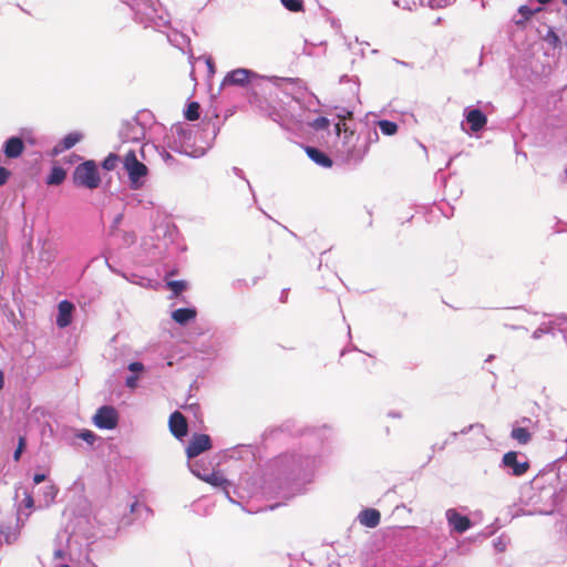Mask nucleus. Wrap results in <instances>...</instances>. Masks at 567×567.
I'll use <instances>...</instances> for the list:
<instances>
[{
	"label": "nucleus",
	"mask_w": 567,
	"mask_h": 567,
	"mask_svg": "<svg viewBox=\"0 0 567 567\" xmlns=\"http://www.w3.org/2000/svg\"><path fill=\"white\" fill-rule=\"evenodd\" d=\"M72 182L76 187L97 188L101 184V176L95 162L89 159L79 164L73 171Z\"/></svg>",
	"instance_id": "1"
},
{
	"label": "nucleus",
	"mask_w": 567,
	"mask_h": 567,
	"mask_svg": "<svg viewBox=\"0 0 567 567\" xmlns=\"http://www.w3.org/2000/svg\"><path fill=\"white\" fill-rule=\"evenodd\" d=\"M123 167L126 171L132 189H140L143 185V178L148 174L147 166L140 162L134 151L125 154L123 159Z\"/></svg>",
	"instance_id": "2"
},
{
	"label": "nucleus",
	"mask_w": 567,
	"mask_h": 567,
	"mask_svg": "<svg viewBox=\"0 0 567 567\" xmlns=\"http://www.w3.org/2000/svg\"><path fill=\"white\" fill-rule=\"evenodd\" d=\"M93 422L99 429L113 430L117 426L118 414L113 406L104 405L96 411Z\"/></svg>",
	"instance_id": "3"
},
{
	"label": "nucleus",
	"mask_w": 567,
	"mask_h": 567,
	"mask_svg": "<svg viewBox=\"0 0 567 567\" xmlns=\"http://www.w3.org/2000/svg\"><path fill=\"white\" fill-rule=\"evenodd\" d=\"M212 449V440L207 434H194L186 447V455L188 458H194L199 454Z\"/></svg>",
	"instance_id": "4"
},
{
	"label": "nucleus",
	"mask_w": 567,
	"mask_h": 567,
	"mask_svg": "<svg viewBox=\"0 0 567 567\" xmlns=\"http://www.w3.org/2000/svg\"><path fill=\"white\" fill-rule=\"evenodd\" d=\"M168 427L171 433L178 440L188 433L187 420L179 411H175L169 415Z\"/></svg>",
	"instance_id": "5"
},
{
	"label": "nucleus",
	"mask_w": 567,
	"mask_h": 567,
	"mask_svg": "<svg viewBox=\"0 0 567 567\" xmlns=\"http://www.w3.org/2000/svg\"><path fill=\"white\" fill-rule=\"evenodd\" d=\"M56 326L61 329L66 328L72 322L74 305L68 300H62L58 306Z\"/></svg>",
	"instance_id": "6"
},
{
	"label": "nucleus",
	"mask_w": 567,
	"mask_h": 567,
	"mask_svg": "<svg viewBox=\"0 0 567 567\" xmlns=\"http://www.w3.org/2000/svg\"><path fill=\"white\" fill-rule=\"evenodd\" d=\"M449 524L457 533H464L471 527V520L467 516L461 515L455 509H449L446 512Z\"/></svg>",
	"instance_id": "7"
},
{
	"label": "nucleus",
	"mask_w": 567,
	"mask_h": 567,
	"mask_svg": "<svg viewBox=\"0 0 567 567\" xmlns=\"http://www.w3.org/2000/svg\"><path fill=\"white\" fill-rule=\"evenodd\" d=\"M503 463L505 466L511 467L513 470V474L515 476L524 475L529 468V464L527 462L520 463L517 461V453L513 451L507 452L503 456Z\"/></svg>",
	"instance_id": "8"
},
{
	"label": "nucleus",
	"mask_w": 567,
	"mask_h": 567,
	"mask_svg": "<svg viewBox=\"0 0 567 567\" xmlns=\"http://www.w3.org/2000/svg\"><path fill=\"white\" fill-rule=\"evenodd\" d=\"M24 151V143L20 137H10L3 146V153L8 158H18Z\"/></svg>",
	"instance_id": "9"
},
{
	"label": "nucleus",
	"mask_w": 567,
	"mask_h": 567,
	"mask_svg": "<svg viewBox=\"0 0 567 567\" xmlns=\"http://www.w3.org/2000/svg\"><path fill=\"white\" fill-rule=\"evenodd\" d=\"M358 519L362 526L374 528L380 524L381 514L375 508H367L359 514Z\"/></svg>",
	"instance_id": "10"
},
{
	"label": "nucleus",
	"mask_w": 567,
	"mask_h": 567,
	"mask_svg": "<svg viewBox=\"0 0 567 567\" xmlns=\"http://www.w3.org/2000/svg\"><path fill=\"white\" fill-rule=\"evenodd\" d=\"M466 121L473 132L481 131L487 123L485 114L478 109L468 111L466 114Z\"/></svg>",
	"instance_id": "11"
},
{
	"label": "nucleus",
	"mask_w": 567,
	"mask_h": 567,
	"mask_svg": "<svg viewBox=\"0 0 567 567\" xmlns=\"http://www.w3.org/2000/svg\"><path fill=\"white\" fill-rule=\"evenodd\" d=\"M250 74L251 72L246 69H236L226 75L224 83L231 85H245L248 83Z\"/></svg>",
	"instance_id": "12"
},
{
	"label": "nucleus",
	"mask_w": 567,
	"mask_h": 567,
	"mask_svg": "<svg viewBox=\"0 0 567 567\" xmlns=\"http://www.w3.org/2000/svg\"><path fill=\"white\" fill-rule=\"evenodd\" d=\"M306 153L310 157V159H312L316 164L322 167L329 168L333 164L332 159L326 153L321 152L316 147L307 146Z\"/></svg>",
	"instance_id": "13"
},
{
	"label": "nucleus",
	"mask_w": 567,
	"mask_h": 567,
	"mask_svg": "<svg viewBox=\"0 0 567 567\" xmlns=\"http://www.w3.org/2000/svg\"><path fill=\"white\" fill-rule=\"evenodd\" d=\"M198 477L202 481L208 483L209 485L215 486V487H220L224 491H227V488L229 486L228 480L220 472H213V473L206 474V475L198 474Z\"/></svg>",
	"instance_id": "14"
},
{
	"label": "nucleus",
	"mask_w": 567,
	"mask_h": 567,
	"mask_svg": "<svg viewBox=\"0 0 567 567\" xmlns=\"http://www.w3.org/2000/svg\"><path fill=\"white\" fill-rule=\"evenodd\" d=\"M197 312L193 308H179L172 312V318L179 324H186L188 321L195 319Z\"/></svg>",
	"instance_id": "15"
},
{
	"label": "nucleus",
	"mask_w": 567,
	"mask_h": 567,
	"mask_svg": "<svg viewBox=\"0 0 567 567\" xmlns=\"http://www.w3.org/2000/svg\"><path fill=\"white\" fill-rule=\"evenodd\" d=\"M82 138V135L80 133H70L68 134L61 143L54 148L55 153H59L61 151H66L72 148L76 143H79Z\"/></svg>",
	"instance_id": "16"
},
{
	"label": "nucleus",
	"mask_w": 567,
	"mask_h": 567,
	"mask_svg": "<svg viewBox=\"0 0 567 567\" xmlns=\"http://www.w3.org/2000/svg\"><path fill=\"white\" fill-rule=\"evenodd\" d=\"M66 177V172L64 168L60 166H54L49 176L47 177L48 185H60L64 182Z\"/></svg>",
	"instance_id": "17"
},
{
	"label": "nucleus",
	"mask_w": 567,
	"mask_h": 567,
	"mask_svg": "<svg viewBox=\"0 0 567 567\" xmlns=\"http://www.w3.org/2000/svg\"><path fill=\"white\" fill-rule=\"evenodd\" d=\"M511 436L516 440L519 444H527L530 439L532 434L525 427H515L512 430Z\"/></svg>",
	"instance_id": "18"
},
{
	"label": "nucleus",
	"mask_w": 567,
	"mask_h": 567,
	"mask_svg": "<svg viewBox=\"0 0 567 567\" xmlns=\"http://www.w3.org/2000/svg\"><path fill=\"white\" fill-rule=\"evenodd\" d=\"M184 116L188 121H196L200 116V105L197 102H190L184 113Z\"/></svg>",
	"instance_id": "19"
},
{
	"label": "nucleus",
	"mask_w": 567,
	"mask_h": 567,
	"mask_svg": "<svg viewBox=\"0 0 567 567\" xmlns=\"http://www.w3.org/2000/svg\"><path fill=\"white\" fill-rule=\"evenodd\" d=\"M378 125L384 135H394L398 132V124L392 121L381 120Z\"/></svg>",
	"instance_id": "20"
},
{
	"label": "nucleus",
	"mask_w": 567,
	"mask_h": 567,
	"mask_svg": "<svg viewBox=\"0 0 567 567\" xmlns=\"http://www.w3.org/2000/svg\"><path fill=\"white\" fill-rule=\"evenodd\" d=\"M284 7L291 12L303 11L302 0H280Z\"/></svg>",
	"instance_id": "21"
},
{
	"label": "nucleus",
	"mask_w": 567,
	"mask_h": 567,
	"mask_svg": "<svg viewBox=\"0 0 567 567\" xmlns=\"http://www.w3.org/2000/svg\"><path fill=\"white\" fill-rule=\"evenodd\" d=\"M167 287L173 291L174 296H179L187 288V284L183 280L167 281Z\"/></svg>",
	"instance_id": "22"
},
{
	"label": "nucleus",
	"mask_w": 567,
	"mask_h": 567,
	"mask_svg": "<svg viewBox=\"0 0 567 567\" xmlns=\"http://www.w3.org/2000/svg\"><path fill=\"white\" fill-rule=\"evenodd\" d=\"M120 161V157L116 154H109V156L103 161L102 167L106 171H113Z\"/></svg>",
	"instance_id": "23"
},
{
	"label": "nucleus",
	"mask_w": 567,
	"mask_h": 567,
	"mask_svg": "<svg viewBox=\"0 0 567 567\" xmlns=\"http://www.w3.org/2000/svg\"><path fill=\"white\" fill-rule=\"evenodd\" d=\"M542 8L532 9L528 6H520L518 12L524 17L525 20H529L535 13L540 12Z\"/></svg>",
	"instance_id": "24"
},
{
	"label": "nucleus",
	"mask_w": 567,
	"mask_h": 567,
	"mask_svg": "<svg viewBox=\"0 0 567 567\" xmlns=\"http://www.w3.org/2000/svg\"><path fill=\"white\" fill-rule=\"evenodd\" d=\"M546 40L554 47V48H557L560 45V39L559 37L553 31V30H549L547 35H546Z\"/></svg>",
	"instance_id": "25"
},
{
	"label": "nucleus",
	"mask_w": 567,
	"mask_h": 567,
	"mask_svg": "<svg viewBox=\"0 0 567 567\" xmlns=\"http://www.w3.org/2000/svg\"><path fill=\"white\" fill-rule=\"evenodd\" d=\"M24 447H25V439L23 436H20L19 437L18 447L14 451V454H13L14 461H19L20 460V456H21Z\"/></svg>",
	"instance_id": "26"
},
{
	"label": "nucleus",
	"mask_w": 567,
	"mask_h": 567,
	"mask_svg": "<svg viewBox=\"0 0 567 567\" xmlns=\"http://www.w3.org/2000/svg\"><path fill=\"white\" fill-rule=\"evenodd\" d=\"M79 437H81L83 441L87 442L89 444H93L95 441V434L90 430H84L79 434Z\"/></svg>",
	"instance_id": "27"
},
{
	"label": "nucleus",
	"mask_w": 567,
	"mask_h": 567,
	"mask_svg": "<svg viewBox=\"0 0 567 567\" xmlns=\"http://www.w3.org/2000/svg\"><path fill=\"white\" fill-rule=\"evenodd\" d=\"M330 125V122L327 117H318L316 121H315V127L316 128H319V130H326L328 128Z\"/></svg>",
	"instance_id": "28"
},
{
	"label": "nucleus",
	"mask_w": 567,
	"mask_h": 567,
	"mask_svg": "<svg viewBox=\"0 0 567 567\" xmlns=\"http://www.w3.org/2000/svg\"><path fill=\"white\" fill-rule=\"evenodd\" d=\"M394 3L398 7H401L403 9L411 10L413 6H415V0H394Z\"/></svg>",
	"instance_id": "29"
},
{
	"label": "nucleus",
	"mask_w": 567,
	"mask_h": 567,
	"mask_svg": "<svg viewBox=\"0 0 567 567\" xmlns=\"http://www.w3.org/2000/svg\"><path fill=\"white\" fill-rule=\"evenodd\" d=\"M10 175L11 173L9 169L0 166V186L4 185L8 182Z\"/></svg>",
	"instance_id": "30"
},
{
	"label": "nucleus",
	"mask_w": 567,
	"mask_h": 567,
	"mask_svg": "<svg viewBox=\"0 0 567 567\" xmlns=\"http://www.w3.org/2000/svg\"><path fill=\"white\" fill-rule=\"evenodd\" d=\"M128 370L134 373L142 372L144 371V365L142 362H132L128 364Z\"/></svg>",
	"instance_id": "31"
},
{
	"label": "nucleus",
	"mask_w": 567,
	"mask_h": 567,
	"mask_svg": "<svg viewBox=\"0 0 567 567\" xmlns=\"http://www.w3.org/2000/svg\"><path fill=\"white\" fill-rule=\"evenodd\" d=\"M137 380H138L137 375H130L126 378L125 384L130 389H135L137 386Z\"/></svg>",
	"instance_id": "32"
},
{
	"label": "nucleus",
	"mask_w": 567,
	"mask_h": 567,
	"mask_svg": "<svg viewBox=\"0 0 567 567\" xmlns=\"http://www.w3.org/2000/svg\"><path fill=\"white\" fill-rule=\"evenodd\" d=\"M22 503H23L24 507L29 508V509L33 508V506H34V501H33V497L31 494H25Z\"/></svg>",
	"instance_id": "33"
},
{
	"label": "nucleus",
	"mask_w": 567,
	"mask_h": 567,
	"mask_svg": "<svg viewBox=\"0 0 567 567\" xmlns=\"http://www.w3.org/2000/svg\"><path fill=\"white\" fill-rule=\"evenodd\" d=\"M346 117L342 116L341 117V121L339 123L336 124V131H337V134L340 135V133L342 131L347 132L348 127H347V124L344 122Z\"/></svg>",
	"instance_id": "34"
},
{
	"label": "nucleus",
	"mask_w": 567,
	"mask_h": 567,
	"mask_svg": "<svg viewBox=\"0 0 567 567\" xmlns=\"http://www.w3.org/2000/svg\"><path fill=\"white\" fill-rule=\"evenodd\" d=\"M43 481H45V475H44V474H35V475L33 476V482H34L35 484H40V483H42Z\"/></svg>",
	"instance_id": "35"
},
{
	"label": "nucleus",
	"mask_w": 567,
	"mask_h": 567,
	"mask_svg": "<svg viewBox=\"0 0 567 567\" xmlns=\"http://www.w3.org/2000/svg\"><path fill=\"white\" fill-rule=\"evenodd\" d=\"M4 385V374L3 371L0 369V391L3 389Z\"/></svg>",
	"instance_id": "36"
},
{
	"label": "nucleus",
	"mask_w": 567,
	"mask_h": 567,
	"mask_svg": "<svg viewBox=\"0 0 567 567\" xmlns=\"http://www.w3.org/2000/svg\"><path fill=\"white\" fill-rule=\"evenodd\" d=\"M138 505V502H134L132 505H131V513H134L136 511V507Z\"/></svg>",
	"instance_id": "37"
},
{
	"label": "nucleus",
	"mask_w": 567,
	"mask_h": 567,
	"mask_svg": "<svg viewBox=\"0 0 567 567\" xmlns=\"http://www.w3.org/2000/svg\"><path fill=\"white\" fill-rule=\"evenodd\" d=\"M54 556H55L56 558H63V551H62V550H56V551L54 553Z\"/></svg>",
	"instance_id": "38"
},
{
	"label": "nucleus",
	"mask_w": 567,
	"mask_h": 567,
	"mask_svg": "<svg viewBox=\"0 0 567 567\" xmlns=\"http://www.w3.org/2000/svg\"><path fill=\"white\" fill-rule=\"evenodd\" d=\"M50 489H51L52 496L54 497L56 494V488L54 486H50Z\"/></svg>",
	"instance_id": "39"
},
{
	"label": "nucleus",
	"mask_w": 567,
	"mask_h": 567,
	"mask_svg": "<svg viewBox=\"0 0 567 567\" xmlns=\"http://www.w3.org/2000/svg\"><path fill=\"white\" fill-rule=\"evenodd\" d=\"M537 1L542 4H547V3L551 2V0H537Z\"/></svg>",
	"instance_id": "40"
},
{
	"label": "nucleus",
	"mask_w": 567,
	"mask_h": 567,
	"mask_svg": "<svg viewBox=\"0 0 567 567\" xmlns=\"http://www.w3.org/2000/svg\"><path fill=\"white\" fill-rule=\"evenodd\" d=\"M122 219V215H118L116 218H115V223H120Z\"/></svg>",
	"instance_id": "41"
},
{
	"label": "nucleus",
	"mask_w": 567,
	"mask_h": 567,
	"mask_svg": "<svg viewBox=\"0 0 567 567\" xmlns=\"http://www.w3.org/2000/svg\"><path fill=\"white\" fill-rule=\"evenodd\" d=\"M61 567H71V566H69V565H62Z\"/></svg>",
	"instance_id": "42"
},
{
	"label": "nucleus",
	"mask_w": 567,
	"mask_h": 567,
	"mask_svg": "<svg viewBox=\"0 0 567 567\" xmlns=\"http://www.w3.org/2000/svg\"><path fill=\"white\" fill-rule=\"evenodd\" d=\"M565 3H567V0H564Z\"/></svg>",
	"instance_id": "43"
}]
</instances>
